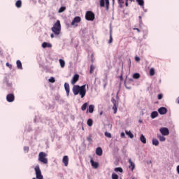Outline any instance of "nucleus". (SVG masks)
I'll use <instances>...</instances> for the list:
<instances>
[{"label":"nucleus","instance_id":"obj_1","mask_svg":"<svg viewBox=\"0 0 179 179\" xmlns=\"http://www.w3.org/2000/svg\"><path fill=\"white\" fill-rule=\"evenodd\" d=\"M73 93L74 96H78L79 94L81 96V99H83L86 96V85L82 86L74 85L73 87Z\"/></svg>","mask_w":179,"mask_h":179},{"label":"nucleus","instance_id":"obj_2","mask_svg":"<svg viewBox=\"0 0 179 179\" xmlns=\"http://www.w3.org/2000/svg\"><path fill=\"white\" fill-rule=\"evenodd\" d=\"M52 31H53L56 36L61 34V21L59 20H57L56 23L53 25V27H52Z\"/></svg>","mask_w":179,"mask_h":179},{"label":"nucleus","instance_id":"obj_3","mask_svg":"<svg viewBox=\"0 0 179 179\" xmlns=\"http://www.w3.org/2000/svg\"><path fill=\"white\" fill-rule=\"evenodd\" d=\"M47 153L44 152H41L38 154V162L43 163V164H48V159L47 158Z\"/></svg>","mask_w":179,"mask_h":179},{"label":"nucleus","instance_id":"obj_4","mask_svg":"<svg viewBox=\"0 0 179 179\" xmlns=\"http://www.w3.org/2000/svg\"><path fill=\"white\" fill-rule=\"evenodd\" d=\"M34 170L36 178H33L32 179H43V174H41V170L38 165L35 166Z\"/></svg>","mask_w":179,"mask_h":179},{"label":"nucleus","instance_id":"obj_5","mask_svg":"<svg viewBox=\"0 0 179 179\" xmlns=\"http://www.w3.org/2000/svg\"><path fill=\"white\" fill-rule=\"evenodd\" d=\"M101 8H104L106 6V10H108L110 8V0H100Z\"/></svg>","mask_w":179,"mask_h":179},{"label":"nucleus","instance_id":"obj_6","mask_svg":"<svg viewBox=\"0 0 179 179\" xmlns=\"http://www.w3.org/2000/svg\"><path fill=\"white\" fill-rule=\"evenodd\" d=\"M85 19L86 20L93 22V20H94V13L92 11H87L85 14Z\"/></svg>","mask_w":179,"mask_h":179},{"label":"nucleus","instance_id":"obj_7","mask_svg":"<svg viewBox=\"0 0 179 179\" xmlns=\"http://www.w3.org/2000/svg\"><path fill=\"white\" fill-rule=\"evenodd\" d=\"M81 20L82 18H80V17H75L73 21L71 22V26H76L77 27L78 24L76 23H80Z\"/></svg>","mask_w":179,"mask_h":179},{"label":"nucleus","instance_id":"obj_8","mask_svg":"<svg viewBox=\"0 0 179 179\" xmlns=\"http://www.w3.org/2000/svg\"><path fill=\"white\" fill-rule=\"evenodd\" d=\"M159 131L161 132L162 135L164 136H167V135H169L170 131H169V129L167 127H162L159 129Z\"/></svg>","mask_w":179,"mask_h":179},{"label":"nucleus","instance_id":"obj_9","mask_svg":"<svg viewBox=\"0 0 179 179\" xmlns=\"http://www.w3.org/2000/svg\"><path fill=\"white\" fill-rule=\"evenodd\" d=\"M6 100L8 103H13V101H15V94H7Z\"/></svg>","mask_w":179,"mask_h":179},{"label":"nucleus","instance_id":"obj_10","mask_svg":"<svg viewBox=\"0 0 179 179\" xmlns=\"http://www.w3.org/2000/svg\"><path fill=\"white\" fill-rule=\"evenodd\" d=\"M62 163H64L65 167H68V164H69V157L68 155L63 157Z\"/></svg>","mask_w":179,"mask_h":179},{"label":"nucleus","instance_id":"obj_11","mask_svg":"<svg viewBox=\"0 0 179 179\" xmlns=\"http://www.w3.org/2000/svg\"><path fill=\"white\" fill-rule=\"evenodd\" d=\"M78 80H79V75L76 74L73 76V77L71 81V85H75V83H76V82H78Z\"/></svg>","mask_w":179,"mask_h":179},{"label":"nucleus","instance_id":"obj_12","mask_svg":"<svg viewBox=\"0 0 179 179\" xmlns=\"http://www.w3.org/2000/svg\"><path fill=\"white\" fill-rule=\"evenodd\" d=\"M158 112L161 114V115H164V114L167 113V108L165 107H161L158 109Z\"/></svg>","mask_w":179,"mask_h":179},{"label":"nucleus","instance_id":"obj_13","mask_svg":"<svg viewBox=\"0 0 179 179\" xmlns=\"http://www.w3.org/2000/svg\"><path fill=\"white\" fill-rule=\"evenodd\" d=\"M90 163H91V166L94 169H99V162H94V160H93V158H91Z\"/></svg>","mask_w":179,"mask_h":179},{"label":"nucleus","instance_id":"obj_14","mask_svg":"<svg viewBox=\"0 0 179 179\" xmlns=\"http://www.w3.org/2000/svg\"><path fill=\"white\" fill-rule=\"evenodd\" d=\"M129 168L131 169V171H134V170L135 169V163H134L132 162V159H129Z\"/></svg>","mask_w":179,"mask_h":179},{"label":"nucleus","instance_id":"obj_15","mask_svg":"<svg viewBox=\"0 0 179 179\" xmlns=\"http://www.w3.org/2000/svg\"><path fill=\"white\" fill-rule=\"evenodd\" d=\"M43 48H51L52 47V45L50 43L44 42L42 43Z\"/></svg>","mask_w":179,"mask_h":179},{"label":"nucleus","instance_id":"obj_16","mask_svg":"<svg viewBox=\"0 0 179 179\" xmlns=\"http://www.w3.org/2000/svg\"><path fill=\"white\" fill-rule=\"evenodd\" d=\"M113 110H114V114H117V108L118 107V106L117 105V101L113 99Z\"/></svg>","mask_w":179,"mask_h":179},{"label":"nucleus","instance_id":"obj_17","mask_svg":"<svg viewBox=\"0 0 179 179\" xmlns=\"http://www.w3.org/2000/svg\"><path fill=\"white\" fill-rule=\"evenodd\" d=\"M64 88H65L67 96H69L70 88H69V84L68 83H64Z\"/></svg>","mask_w":179,"mask_h":179},{"label":"nucleus","instance_id":"obj_18","mask_svg":"<svg viewBox=\"0 0 179 179\" xmlns=\"http://www.w3.org/2000/svg\"><path fill=\"white\" fill-rule=\"evenodd\" d=\"M96 155H97V156H101L103 155V150L101 147L96 148Z\"/></svg>","mask_w":179,"mask_h":179},{"label":"nucleus","instance_id":"obj_19","mask_svg":"<svg viewBox=\"0 0 179 179\" xmlns=\"http://www.w3.org/2000/svg\"><path fill=\"white\" fill-rule=\"evenodd\" d=\"M87 111H88V113H90V114H92V113L94 111V106L90 105Z\"/></svg>","mask_w":179,"mask_h":179},{"label":"nucleus","instance_id":"obj_20","mask_svg":"<svg viewBox=\"0 0 179 179\" xmlns=\"http://www.w3.org/2000/svg\"><path fill=\"white\" fill-rule=\"evenodd\" d=\"M16 64L17 68L18 69H23V66H22V62H20V60H17Z\"/></svg>","mask_w":179,"mask_h":179},{"label":"nucleus","instance_id":"obj_21","mask_svg":"<svg viewBox=\"0 0 179 179\" xmlns=\"http://www.w3.org/2000/svg\"><path fill=\"white\" fill-rule=\"evenodd\" d=\"M156 117H159V113H157V111L152 112L151 118H152V120H153V119L156 118Z\"/></svg>","mask_w":179,"mask_h":179},{"label":"nucleus","instance_id":"obj_22","mask_svg":"<svg viewBox=\"0 0 179 179\" xmlns=\"http://www.w3.org/2000/svg\"><path fill=\"white\" fill-rule=\"evenodd\" d=\"M140 141L142 143L146 144V137L143 134H141L140 137Z\"/></svg>","mask_w":179,"mask_h":179},{"label":"nucleus","instance_id":"obj_23","mask_svg":"<svg viewBox=\"0 0 179 179\" xmlns=\"http://www.w3.org/2000/svg\"><path fill=\"white\" fill-rule=\"evenodd\" d=\"M61 68H65V61L62 59H59Z\"/></svg>","mask_w":179,"mask_h":179},{"label":"nucleus","instance_id":"obj_24","mask_svg":"<svg viewBox=\"0 0 179 179\" xmlns=\"http://www.w3.org/2000/svg\"><path fill=\"white\" fill-rule=\"evenodd\" d=\"M115 171L116 172V173H124V170L122 169V168H121V167H117V168H115Z\"/></svg>","mask_w":179,"mask_h":179},{"label":"nucleus","instance_id":"obj_25","mask_svg":"<svg viewBox=\"0 0 179 179\" xmlns=\"http://www.w3.org/2000/svg\"><path fill=\"white\" fill-rule=\"evenodd\" d=\"M15 6L17 8H22V1L21 0H17L15 3Z\"/></svg>","mask_w":179,"mask_h":179},{"label":"nucleus","instance_id":"obj_26","mask_svg":"<svg viewBox=\"0 0 179 179\" xmlns=\"http://www.w3.org/2000/svg\"><path fill=\"white\" fill-rule=\"evenodd\" d=\"M152 145L155 146H159V140L156 138L152 139Z\"/></svg>","mask_w":179,"mask_h":179},{"label":"nucleus","instance_id":"obj_27","mask_svg":"<svg viewBox=\"0 0 179 179\" xmlns=\"http://www.w3.org/2000/svg\"><path fill=\"white\" fill-rule=\"evenodd\" d=\"M65 10H66V7L62 6L59 9L58 13H62V12H65Z\"/></svg>","mask_w":179,"mask_h":179},{"label":"nucleus","instance_id":"obj_28","mask_svg":"<svg viewBox=\"0 0 179 179\" xmlns=\"http://www.w3.org/2000/svg\"><path fill=\"white\" fill-rule=\"evenodd\" d=\"M133 78L134 79H139L141 78V74H139L138 73H135L133 75Z\"/></svg>","mask_w":179,"mask_h":179},{"label":"nucleus","instance_id":"obj_29","mask_svg":"<svg viewBox=\"0 0 179 179\" xmlns=\"http://www.w3.org/2000/svg\"><path fill=\"white\" fill-rule=\"evenodd\" d=\"M126 135H128L131 139H132V138H134V134H132V132H131V131H126Z\"/></svg>","mask_w":179,"mask_h":179},{"label":"nucleus","instance_id":"obj_30","mask_svg":"<svg viewBox=\"0 0 179 179\" xmlns=\"http://www.w3.org/2000/svg\"><path fill=\"white\" fill-rule=\"evenodd\" d=\"M88 127H92L93 125V120L89 119L87 122Z\"/></svg>","mask_w":179,"mask_h":179},{"label":"nucleus","instance_id":"obj_31","mask_svg":"<svg viewBox=\"0 0 179 179\" xmlns=\"http://www.w3.org/2000/svg\"><path fill=\"white\" fill-rule=\"evenodd\" d=\"M94 69H95V67L93 64H92L90 66V73H93V72H94Z\"/></svg>","mask_w":179,"mask_h":179},{"label":"nucleus","instance_id":"obj_32","mask_svg":"<svg viewBox=\"0 0 179 179\" xmlns=\"http://www.w3.org/2000/svg\"><path fill=\"white\" fill-rule=\"evenodd\" d=\"M158 138L160 141V142H164V141H166V137L163 136H158Z\"/></svg>","mask_w":179,"mask_h":179},{"label":"nucleus","instance_id":"obj_33","mask_svg":"<svg viewBox=\"0 0 179 179\" xmlns=\"http://www.w3.org/2000/svg\"><path fill=\"white\" fill-rule=\"evenodd\" d=\"M136 2H138V5H140V6H143L145 2L143 1V0H136Z\"/></svg>","mask_w":179,"mask_h":179},{"label":"nucleus","instance_id":"obj_34","mask_svg":"<svg viewBox=\"0 0 179 179\" xmlns=\"http://www.w3.org/2000/svg\"><path fill=\"white\" fill-rule=\"evenodd\" d=\"M155 75V69L154 68H151L150 69V76H154Z\"/></svg>","mask_w":179,"mask_h":179},{"label":"nucleus","instance_id":"obj_35","mask_svg":"<svg viewBox=\"0 0 179 179\" xmlns=\"http://www.w3.org/2000/svg\"><path fill=\"white\" fill-rule=\"evenodd\" d=\"M86 108H87V103H85L82 106L81 110H82L83 111H85V110H86Z\"/></svg>","mask_w":179,"mask_h":179},{"label":"nucleus","instance_id":"obj_36","mask_svg":"<svg viewBox=\"0 0 179 179\" xmlns=\"http://www.w3.org/2000/svg\"><path fill=\"white\" fill-rule=\"evenodd\" d=\"M111 43H113V34L110 32L108 43L111 44Z\"/></svg>","mask_w":179,"mask_h":179},{"label":"nucleus","instance_id":"obj_37","mask_svg":"<svg viewBox=\"0 0 179 179\" xmlns=\"http://www.w3.org/2000/svg\"><path fill=\"white\" fill-rule=\"evenodd\" d=\"M49 82L50 83H55V78H54V77H51L50 79H49Z\"/></svg>","mask_w":179,"mask_h":179},{"label":"nucleus","instance_id":"obj_38","mask_svg":"<svg viewBox=\"0 0 179 179\" xmlns=\"http://www.w3.org/2000/svg\"><path fill=\"white\" fill-rule=\"evenodd\" d=\"M112 179H118V175H117V173H113Z\"/></svg>","mask_w":179,"mask_h":179},{"label":"nucleus","instance_id":"obj_39","mask_svg":"<svg viewBox=\"0 0 179 179\" xmlns=\"http://www.w3.org/2000/svg\"><path fill=\"white\" fill-rule=\"evenodd\" d=\"M105 136H106L107 138H111V133H108V132L106 131Z\"/></svg>","mask_w":179,"mask_h":179},{"label":"nucleus","instance_id":"obj_40","mask_svg":"<svg viewBox=\"0 0 179 179\" xmlns=\"http://www.w3.org/2000/svg\"><path fill=\"white\" fill-rule=\"evenodd\" d=\"M29 147L28 146H24V152H25V153H27L29 152Z\"/></svg>","mask_w":179,"mask_h":179},{"label":"nucleus","instance_id":"obj_41","mask_svg":"<svg viewBox=\"0 0 179 179\" xmlns=\"http://www.w3.org/2000/svg\"><path fill=\"white\" fill-rule=\"evenodd\" d=\"M163 99V94H158V100H162Z\"/></svg>","mask_w":179,"mask_h":179},{"label":"nucleus","instance_id":"obj_42","mask_svg":"<svg viewBox=\"0 0 179 179\" xmlns=\"http://www.w3.org/2000/svg\"><path fill=\"white\" fill-rule=\"evenodd\" d=\"M88 142H92V136H89L87 138Z\"/></svg>","mask_w":179,"mask_h":179},{"label":"nucleus","instance_id":"obj_43","mask_svg":"<svg viewBox=\"0 0 179 179\" xmlns=\"http://www.w3.org/2000/svg\"><path fill=\"white\" fill-rule=\"evenodd\" d=\"M135 61H136V62H139V61H141V58L139 57H136Z\"/></svg>","mask_w":179,"mask_h":179},{"label":"nucleus","instance_id":"obj_44","mask_svg":"<svg viewBox=\"0 0 179 179\" xmlns=\"http://www.w3.org/2000/svg\"><path fill=\"white\" fill-rule=\"evenodd\" d=\"M6 66L10 68V69H12V64H10L8 62L6 63Z\"/></svg>","mask_w":179,"mask_h":179},{"label":"nucleus","instance_id":"obj_45","mask_svg":"<svg viewBox=\"0 0 179 179\" xmlns=\"http://www.w3.org/2000/svg\"><path fill=\"white\" fill-rule=\"evenodd\" d=\"M121 138H125V133L122 132L120 134Z\"/></svg>","mask_w":179,"mask_h":179},{"label":"nucleus","instance_id":"obj_46","mask_svg":"<svg viewBox=\"0 0 179 179\" xmlns=\"http://www.w3.org/2000/svg\"><path fill=\"white\" fill-rule=\"evenodd\" d=\"M133 30H136L138 33H141V29H139L138 28H134L133 29Z\"/></svg>","mask_w":179,"mask_h":179},{"label":"nucleus","instance_id":"obj_47","mask_svg":"<svg viewBox=\"0 0 179 179\" xmlns=\"http://www.w3.org/2000/svg\"><path fill=\"white\" fill-rule=\"evenodd\" d=\"M50 37H51L52 38H54V34H52L50 35Z\"/></svg>","mask_w":179,"mask_h":179},{"label":"nucleus","instance_id":"obj_48","mask_svg":"<svg viewBox=\"0 0 179 179\" xmlns=\"http://www.w3.org/2000/svg\"><path fill=\"white\" fill-rule=\"evenodd\" d=\"M91 57H92V60H91V61H92V62H94V61L93 60V55H92V56H91Z\"/></svg>","mask_w":179,"mask_h":179},{"label":"nucleus","instance_id":"obj_49","mask_svg":"<svg viewBox=\"0 0 179 179\" xmlns=\"http://www.w3.org/2000/svg\"><path fill=\"white\" fill-rule=\"evenodd\" d=\"M103 114V111L100 112V115H101Z\"/></svg>","mask_w":179,"mask_h":179},{"label":"nucleus","instance_id":"obj_50","mask_svg":"<svg viewBox=\"0 0 179 179\" xmlns=\"http://www.w3.org/2000/svg\"><path fill=\"white\" fill-rule=\"evenodd\" d=\"M115 1V0H113V3H114Z\"/></svg>","mask_w":179,"mask_h":179},{"label":"nucleus","instance_id":"obj_51","mask_svg":"<svg viewBox=\"0 0 179 179\" xmlns=\"http://www.w3.org/2000/svg\"><path fill=\"white\" fill-rule=\"evenodd\" d=\"M8 86H12V84H8Z\"/></svg>","mask_w":179,"mask_h":179},{"label":"nucleus","instance_id":"obj_52","mask_svg":"<svg viewBox=\"0 0 179 179\" xmlns=\"http://www.w3.org/2000/svg\"><path fill=\"white\" fill-rule=\"evenodd\" d=\"M142 17L139 16V18L141 19Z\"/></svg>","mask_w":179,"mask_h":179},{"label":"nucleus","instance_id":"obj_53","mask_svg":"<svg viewBox=\"0 0 179 179\" xmlns=\"http://www.w3.org/2000/svg\"><path fill=\"white\" fill-rule=\"evenodd\" d=\"M134 179V178H133Z\"/></svg>","mask_w":179,"mask_h":179}]
</instances>
